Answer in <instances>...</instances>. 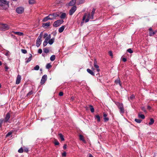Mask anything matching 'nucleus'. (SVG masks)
Masks as SVG:
<instances>
[{
    "mask_svg": "<svg viewBox=\"0 0 157 157\" xmlns=\"http://www.w3.org/2000/svg\"><path fill=\"white\" fill-rule=\"evenodd\" d=\"M95 10L96 9L95 8H93L91 14L90 13H85L83 16L82 21L81 22V24H82L83 23L84 21L85 20V22L86 23L89 21L90 19H93Z\"/></svg>",
    "mask_w": 157,
    "mask_h": 157,
    "instance_id": "obj_1",
    "label": "nucleus"
},
{
    "mask_svg": "<svg viewBox=\"0 0 157 157\" xmlns=\"http://www.w3.org/2000/svg\"><path fill=\"white\" fill-rule=\"evenodd\" d=\"M10 29V26L6 24L0 23V29L2 31H6Z\"/></svg>",
    "mask_w": 157,
    "mask_h": 157,
    "instance_id": "obj_2",
    "label": "nucleus"
},
{
    "mask_svg": "<svg viewBox=\"0 0 157 157\" xmlns=\"http://www.w3.org/2000/svg\"><path fill=\"white\" fill-rule=\"evenodd\" d=\"M63 22V20L62 19L57 20L54 22L53 24V26L54 27H57L62 24Z\"/></svg>",
    "mask_w": 157,
    "mask_h": 157,
    "instance_id": "obj_3",
    "label": "nucleus"
},
{
    "mask_svg": "<svg viewBox=\"0 0 157 157\" xmlns=\"http://www.w3.org/2000/svg\"><path fill=\"white\" fill-rule=\"evenodd\" d=\"M42 33H40L36 40V45L37 47H39L41 44L42 42L41 39L42 38Z\"/></svg>",
    "mask_w": 157,
    "mask_h": 157,
    "instance_id": "obj_4",
    "label": "nucleus"
},
{
    "mask_svg": "<svg viewBox=\"0 0 157 157\" xmlns=\"http://www.w3.org/2000/svg\"><path fill=\"white\" fill-rule=\"evenodd\" d=\"M60 13L59 12H57L56 13H53L52 14H50L49 15H51L50 17L52 18V20L54 19H56V18L59 17Z\"/></svg>",
    "mask_w": 157,
    "mask_h": 157,
    "instance_id": "obj_5",
    "label": "nucleus"
},
{
    "mask_svg": "<svg viewBox=\"0 0 157 157\" xmlns=\"http://www.w3.org/2000/svg\"><path fill=\"white\" fill-rule=\"evenodd\" d=\"M118 107L120 109V112L121 114H123L124 112V109L122 104L118 103Z\"/></svg>",
    "mask_w": 157,
    "mask_h": 157,
    "instance_id": "obj_6",
    "label": "nucleus"
},
{
    "mask_svg": "<svg viewBox=\"0 0 157 157\" xmlns=\"http://www.w3.org/2000/svg\"><path fill=\"white\" fill-rule=\"evenodd\" d=\"M24 9L22 7H19L17 8L16 11L18 14H21L24 11Z\"/></svg>",
    "mask_w": 157,
    "mask_h": 157,
    "instance_id": "obj_7",
    "label": "nucleus"
},
{
    "mask_svg": "<svg viewBox=\"0 0 157 157\" xmlns=\"http://www.w3.org/2000/svg\"><path fill=\"white\" fill-rule=\"evenodd\" d=\"M47 75H44L42 77L41 80L40 84L43 85L47 80Z\"/></svg>",
    "mask_w": 157,
    "mask_h": 157,
    "instance_id": "obj_8",
    "label": "nucleus"
},
{
    "mask_svg": "<svg viewBox=\"0 0 157 157\" xmlns=\"http://www.w3.org/2000/svg\"><path fill=\"white\" fill-rule=\"evenodd\" d=\"M76 6H73L70 10L69 12V14L70 15H72L75 11L76 10Z\"/></svg>",
    "mask_w": 157,
    "mask_h": 157,
    "instance_id": "obj_9",
    "label": "nucleus"
},
{
    "mask_svg": "<svg viewBox=\"0 0 157 157\" xmlns=\"http://www.w3.org/2000/svg\"><path fill=\"white\" fill-rule=\"evenodd\" d=\"M44 37L45 38V40L48 41L51 38L50 34L48 35L47 33H45L44 35Z\"/></svg>",
    "mask_w": 157,
    "mask_h": 157,
    "instance_id": "obj_10",
    "label": "nucleus"
},
{
    "mask_svg": "<svg viewBox=\"0 0 157 157\" xmlns=\"http://www.w3.org/2000/svg\"><path fill=\"white\" fill-rule=\"evenodd\" d=\"M149 36H152L155 34V32H154L152 30V28L150 27L149 29Z\"/></svg>",
    "mask_w": 157,
    "mask_h": 157,
    "instance_id": "obj_11",
    "label": "nucleus"
},
{
    "mask_svg": "<svg viewBox=\"0 0 157 157\" xmlns=\"http://www.w3.org/2000/svg\"><path fill=\"white\" fill-rule=\"evenodd\" d=\"M2 53L7 56H10V52L8 50H2Z\"/></svg>",
    "mask_w": 157,
    "mask_h": 157,
    "instance_id": "obj_12",
    "label": "nucleus"
},
{
    "mask_svg": "<svg viewBox=\"0 0 157 157\" xmlns=\"http://www.w3.org/2000/svg\"><path fill=\"white\" fill-rule=\"evenodd\" d=\"M94 67L97 68V71L98 72H99L100 71V69H99V66L97 64V61L96 59H94Z\"/></svg>",
    "mask_w": 157,
    "mask_h": 157,
    "instance_id": "obj_13",
    "label": "nucleus"
},
{
    "mask_svg": "<svg viewBox=\"0 0 157 157\" xmlns=\"http://www.w3.org/2000/svg\"><path fill=\"white\" fill-rule=\"evenodd\" d=\"M21 76L20 75H18L17 76L16 82V84H18L20 83L21 80Z\"/></svg>",
    "mask_w": 157,
    "mask_h": 157,
    "instance_id": "obj_14",
    "label": "nucleus"
},
{
    "mask_svg": "<svg viewBox=\"0 0 157 157\" xmlns=\"http://www.w3.org/2000/svg\"><path fill=\"white\" fill-rule=\"evenodd\" d=\"M51 16V15H49L48 16L46 17L43 19L42 21L43 22H46L48 20H52V18H51L50 17Z\"/></svg>",
    "mask_w": 157,
    "mask_h": 157,
    "instance_id": "obj_15",
    "label": "nucleus"
},
{
    "mask_svg": "<svg viewBox=\"0 0 157 157\" xmlns=\"http://www.w3.org/2000/svg\"><path fill=\"white\" fill-rule=\"evenodd\" d=\"M10 117V115L9 113H7L6 116L5 118L4 119L5 120V122H7L9 120V119Z\"/></svg>",
    "mask_w": 157,
    "mask_h": 157,
    "instance_id": "obj_16",
    "label": "nucleus"
},
{
    "mask_svg": "<svg viewBox=\"0 0 157 157\" xmlns=\"http://www.w3.org/2000/svg\"><path fill=\"white\" fill-rule=\"evenodd\" d=\"M32 59V55L31 54H30V56L29 58H26L25 59V63H26L29 62Z\"/></svg>",
    "mask_w": 157,
    "mask_h": 157,
    "instance_id": "obj_17",
    "label": "nucleus"
},
{
    "mask_svg": "<svg viewBox=\"0 0 157 157\" xmlns=\"http://www.w3.org/2000/svg\"><path fill=\"white\" fill-rule=\"evenodd\" d=\"M60 13L61 15L60 16V18L61 19H64L66 17V14L64 13H62V12H59Z\"/></svg>",
    "mask_w": 157,
    "mask_h": 157,
    "instance_id": "obj_18",
    "label": "nucleus"
},
{
    "mask_svg": "<svg viewBox=\"0 0 157 157\" xmlns=\"http://www.w3.org/2000/svg\"><path fill=\"white\" fill-rule=\"evenodd\" d=\"M76 2V0H72L70 2L69 5L71 6H73L75 4Z\"/></svg>",
    "mask_w": 157,
    "mask_h": 157,
    "instance_id": "obj_19",
    "label": "nucleus"
},
{
    "mask_svg": "<svg viewBox=\"0 0 157 157\" xmlns=\"http://www.w3.org/2000/svg\"><path fill=\"white\" fill-rule=\"evenodd\" d=\"M115 82L116 84H119L120 86L121 87H122L121 84L120 82V81L119 78H117L115 81Z\"/></svg>",
    "mask_w": 157,
    "mask_h": 157,
    "instance_id": "obj_20",
    "label": "nucleus"
},
{
    "mask_svg": "<svg viewBox=\"0 0 157 157\" xmlns=\"http://www.w3.org/2000/svg\"><path fill=\"white\" fill-rule=\"evenodd\" d=\"M55 40V38H53L52 39H50L48 41V43L50 45H52L53 44Z\"/></svg>",
    "mask_w": 157,
    "mask_h": 157,
    "instance_id": "obj_21",
    "label": "nucleus"
},
{
    "mask_svg": "<svg viewBox=\"0 0 157 157\" xmlns=\"http://www.w3.org/2000/svg\"><path fill=\"white\" fill-rule=\"evenodd\" d=\"M87 72L90 74V75L93 76L94 75V73L90 69H87Z\"/></svg>",
    "mask_w": 157,
    "mask_h": 157,
    "instance_id": "obj_22",
    "label": "nucleus"
},
{
    "mask_svg": "<svg viewBox=\"0 0 157 157\" xmlns=\"http://www.w3.org/2000/svg\"><path fill=\"white\" fill-rule=\"evenodd\" d=\"M65 29V26H62L59 28L58 31L59 33H61Z\"/></svg>",
    "mask_w": 157,
    "mask_h": 157,
    "instance_id": "obj_23",
    "label": "nucleus"
},
{
    "mask_svg": "<svg viewBox=\"0 0 157 157\" xmlns=\"http://www.w3.org/2000/svg\"><path fill=\"white\" fill-rule=\"evenodd\" d=\"M95 119L97 120V121L98 122H99L101 121L100 117L99 115H96L94 117Z\"/></svg>",
    "mask_w": 157,
    "mask_h": 157,
    "instance_id": "obj_24",
    "label": "nucleus"
},
{
    "mask_svg": "<svg viewBox=\"0 0 157 157\" xmlns=\"http://www.w3.org/2000/svg\"><path fill=\"white\" fill-rule=\"evenodd\" d=\"M135 98V96L133 95H132L129 98H128V100L131 102V101L133 99Z\"/></svg>",
    "mask_w": 157,
    "mask_h": 157,
    "instance_id": "obj_25",
    "label": "nucleus"
},
{
    "mask_svg": "<svg viewBox=\"0 0 157 157\" xmlns=\"http://www.w3.org/2000/svg\"><path fill=\"white\" fill-rule=\"evenodd\" d=\"M50 25V23L49 22L44 23L43 24V26L44 27H46L49 26Z\"/></svg>",
    "mask_w": 157,
    "mask_h": 157,
    "instance_id": "obj_26",
    "label": "nucleus"
},
{
    "mask_svg": "<svg viewBox=\"0 0 157 157\" xmlns=\"http://www.w3.org/2000/svg\"><path fill=\"white\" fill-rule=\"evenodd\" d=\"M14 34L20 36H23L24 35L23 33L21 32H16L14 33Z\"/></svg>",
    "mask_w": 157,
    "mask_h": 157,
    "instance_id": "obj_27",
    "label": "nucleus"
},
{
    "mask_svg": "<svg viewBox=\"0 0 157 157\" xmlns=\"http://www.w3.org/2000/svg\"><path fill=\"white\" fill-rule=\"evenodd\" d=\"M55 58H56L55 56L54 55H52L51 56L50 58V59L51 61H53L55 59Z\"/></svg>",
    "mask_w": 157,
    "mask_h": 157,
    "instance_id": "obj_28",
    "label": "nucleus"
},
{
    "mask_svg": "<svg viewBox=\"0 0 157 157\" xmlns=\"http://www.w3.org/2000/svg\"><path fill=\"white\" fill-rule=\"evenodd\" d=\"M154 120L153 118H151L150 120V122L149 123V125H151L154 123Z\"/></svg>",
    "mask_w": 157,
    "mask_h": 157,
    "instance_id": "obj_29",
    "label": "nucleus"
},
{
    "mask_svg": "<svg viewBox=\"0 0 157 157\" xmlns=\"http://www.w3.org/2000/svg\"><path fill=\"white\" fill-rule=\"evenodd\" d=\"M89 107L90 109V110L92 113H93L94 112V109L93 106L91 105H89Z\"/></svg>",
    "mask_w": 157,
    "mask_h": 157,
    "instance_id": "obj_30",
    "label": "nucleus"
},
{
    "mask_svg": "<svg viewBox=\"0 0 157 157\" xmlns=\"http://www.w3.org/2000/svg\"><path fill=\"white\" fill-rule=\"evenodd\" d=\"M59 135L62 141L64 140V138H63V136L62 134H61V133L59 134Z\"/></svg>",
    "mask_w": 157,
    "mask_h": 157,
    "instance_id": "obj_31",
    "label": "nucleus"
},
{
    "mask_svg": "<svg viewBox=\"0 0 157 157\" xmlns=\"http://www.w3.org/2000/svg\"><path fill=\"white\" fill-rule=\"evenodd\" d=\"M138 116L139 117L141 118L142 119H144L145 118V116L143 114H140L139 113L138 114Z\"/></svg>",
    "mask_w": 157,
    "mask_h": 157,
    "instance_id": "obj_32",
    "label": "nucleus"
},
{
    "mask_svg": "<svg viewBox=\"0 0 157 157\" xmlns=\"http://www.w3.org/2000/svg\"><path fill=\"white\" fill-rule=\"evenodd\" d=\"M29 3L30 4H33L35 3V0H29Z\"/></svg>",
    "mask_w": 157,
    "mask_h": 157,
    "instance_id": "obj_33",
    "label": "nucleus"
},
{
    "mask_svg": "<svg viewBox=\"0 0 157 157\" xmlns=\"http://www.w3.org/2000/svg\"><path fill=\"white\" fill-rule=\"evenodd\" d=\"M40 67L38 65H36L34 68V70L37 71L39 70Z\"/></svg>",
    "mask_w": 157,
    "mask_h": 157,
    "instance_id": "obj_34",
    "label": "nucleus"
},
{
    "mask_svg": "<svg viewBox=\"0 0 157 157\" xmlns=\"http://www.w3.org/2000/svg\"><path fill=\"white\" fill-rule=\"evenodd\" d=\"M135 121L137 123H140L141 122L142 120L138 119H135Z\"/></svg>",
    "mask_w": 157,
    "mask_h": 157,
    "instance_id": "obj_35",
    "label": "nucleus"
},
{
    "mask_svg": "<svg viewBox=\"0 0 157 157\" xmlns=\"http://www.w3.org/2000/svg\"><path fill=\"white\" fill-rule=\"evenodd\" d=\"M33 93V92L32 90L29 92L27 94V97H28L29 96L32 95Z\"/></svg>",
    "mask_w": 157,
    "mask_h": 157,
    "instance_id": "obj_36",
    "label": "nucleus"
},
{
    "mask_svg": "<svg viewBox=\"0 0 157 157\" xmlns=\"http://www.w3.org/2000/svg\"><path fill=\"white\" fill-rule=\"evenodd\" d=\"M52 67L51 65L50 64V63H48L46 65V68L47 69H49V68H51Z\"/></svg>",
    "mask_w": 157,
    "mask_h": 157,
    "instance_id": "obj_37",
    "label": "nucleus"
},
{
    "mask_svg": "<svg viewBox=\"0 0 157 157\" xmlns=\"http://www.w3.org/2000/svg\"><path fill=\"white\" fill-rule=\"evenodd\" d=\"M79 139L82 141H84V137L82 135H79Z\"/></svg>",
    "mask_w": 157,
    "mask_h": 157,
    "instance_id": "obj_38",
    "label": "nucleus"
},
{
    "mask_svg": "<svg viewBox=\"0 0 157 157\" xmlns=\"http://www.w3.org/2000/svg\"><path fill=\"white\" fill-rule=\"evenodd\" d=\"M5 122V120L4 119H1L0 120V126L1 127L2 124L3 123V122Z\"/></svg>",
    "mask_w": 157,
    "mask_h": 157,
    "instance_id": "obj_39",
    "label": "nucleus"
},
{
    "mask_svg": "<svg viewBox=\"0 0 157 157\" xmlns=\"http://www.w3.org/2000/svg\"><path fill=\"white\" fill-rule=\"evenodd\" d=\"M48 43V41L44 40V41L43 42V45L44 47H45V46H46L47 45Z\"/></svg>",
    "mask_w": 157,
    "mask_h": 157,
    "instance_id": "obj_40",
    "label": "nucleus"
},
{
    "mask_svg": "<svg viewBox=\"0 0 157 157\" xmlns=\"http://www.w3.org/2000/svg\"><path fill=\"white\" fill-rule=\"evenodd\" d=\"M21 52L23 54H26L27 53V51L25 49H21Z\"/></svg>",
    "mask_w": 157,
    "mask_h": 157,
    "instance_id": "obj_41",
    "label": "nucleus"
},
{
    "mask_svg": "<svg viewBox=\"0 0 157 157\" xmlns=\"http://www.w3.org/2000/svg\"><path fill=\"white\" fill-rule=\"evenodd\" d=\"M18 152L20 153H22L23 152V150L22 148H21L18 150Z\"/></svg>",
    "mask_w": 157,
    "mask_h": 157,
    "instance_id": "obj_42",
    "label": "nucleus"
},
{
    "mask_svg": "<svg viewBox=\"0 0 157 157\" xmlns=\"http://www.w3.org/2000/svg\"><path fill=\"white\" fill-rule=\"evenodd\" d=\"M44 52L46 53H47L49 52V50L47 48H44Z\"/></svg>",
    "mask_w": 157,
    "mask_h": 157,
    "instance_id": "obj_43",
    "label": "nucleus"
},
{
    "mask_svg": "<svg viewBox=\"0 0 157 157\" xmlns=\"http://www.w3.org/2000/svg\"><path fill=\"white\" fill-rule=\"evenodd\" d=\"M127 51L130 53H132L133 52V51L131 48H129L127 50Z\"/></svg>",
    "mask_w": 157,
    "mask_h": 157,
    "instance_id": "obj_44",
    "label": "nucleus"
},
{
    "mask_svg": "<svg viewBox=\"0 0 157 157\" xmlns=\"http://www.w3.org/2000/svg\"><path fill=\"white\" fill-rule=\"evenodd\" d=\"M141 109L144 111V112H146V111L145 108L144 107H142L141 108Z\"/></svg>",
    "mask_w": 157,
    "mask_h": 157,
    "instance_id": "obj_45",
    "label": "nucleus"
},
{
    "mask_svg": "<svg viewBox=\"0 0 157 157\" xmlns=\"http://www.w3.org/2000/svg\"><path fill=\"white\" fill-rule=\"evenodd\" d=\"M12 132H9L6 135V137H8L10 135H11L12 134Z\"/></svg>",
    "mask_w": 157,
    "mask_h": 157,
    "instance_id": "obj_46",
    "label": "nucleus"
},
{
    "mask_svg": "<svg viewBox=\"0 0 157 157\" xmlns=\"http://www.w3.org/2000/svg\"><path fill=\"white\" fill-rule=\"evenodd\" d=\"M104 121L105 122H107L109 120V118L108 117H104Z\"/></svg>",
    "mask_w": 157,
    "mask_h": 157,
    "instance_id": "obj_47",
    "label": "nucleus"
},
{
    "mask_svg": "<svg viewBox=\"0 0 157 157\" xmlns=\"http://www.w3.org/2000/svg\"><path fill=\"white\" fill-rule=\"evenodd\" d=\"M3 4H6V0H1L0 2Z\"/></svg>",
    "mask_w": 157,
    "mask_h": 157,
    "instance_id": "obj_48",
    "label": "nucleus"
},
{
    "mask_svg": "<svg viewBox=\"0 0 157 157\" xmlns=\"http://www.w3.org/2000/svg\"><path fill=\"white\" fill-rule=\"evenodd\" d=\"M84 0H80L79 3L78 4H80L84 2Z\"/></svg>",
    "mask_w": 157,
    "mask_h": 157,
    "instance_id": "obj_49",
    "label": "nucleus"
},
{
    "mask_svg": "<svg viewBox=\"0 0 157 157\" xmlns=\"http://www.w3.org/2000/svg\"><path fill=\"white\" fill-rule=\"evenodd\" d=\"M25 152H27L29 151L28 149L27 148H25L23 150Z\"/></svg>",
    "mask_w": 157,
    "mask_h": 157,
    "instance_id": "obj_50",
    "label": "nucleus"
},
{
    "mask_svg": "<svg viewBox=\"0 0 157 157\" xmlns=\"http://www.w3.org/2000/svg\"><path fill=\"white\" fill-rule=\"evenodd\" d=\"M109 55L111 56V57H113V53H112V52L111 51H110L109 52Z\"/></svg>",
    "mask_w": 157,
    "mask_h": 157,
    "instance_id": "obj_51",
    "label": "nucleus"
},
{
    "mask_svg": "<svg viewBox=\"0 0 157 157\" xmlns=\"http://www.w3.org/2000/svg\"><path fill=\"white\" fill-rule=\"evenodd\" d=\"M63 94V93L62 92H60L59 93V95L60 96H62Z\"/></svg>",
    "mask_w": 157,
    "mask_h": 157,
    "instance_id": "obj_52",
    "label": "nucleus"
},
{
    "mask_svg": "<svg viewBox=\"0 0 157 157\" xmlns=\"http://www.w3.org/2000/svg\"><path fill=\"white\" fill-rule=\"evenodd\" d=\"M62 156H65L66 155V153L65 152H64L62 153Z\"/></svg>",
    "mask_w": 157,
    "mask_h": 157,
    "instance_id": "obj_53",
    "label": "nucleus"
},
{
    "mask_svg": "<svg viewBox=\"0 0 157 157\" xmlns=\"http://www.w3.org/2000/svg\"><path fill=\"white\" fill-rule=\"evenodd\" d=\"M38 52L40 54H41L42 52V50L41 49H39L38 50Z\"/></svg>",
    "mask_w": 157,
    "mask_h": 157,
    "instance_id": "obj_54",
    "label": "nucleus"
},
{
    "mask_svg": "<svg viewBox=\"0 0 157 157\" xmlns=\"http://www.w3.org/2000/svg\"><path fill=\"white\" fill-rule=\"evenodd\" d=\"M122 60L124 62H125L127 60V59L126 58H123L122 59Z\"/></svg>",
    "mask_w": 157,
    "mask_h": 157,
    "instance_id": "obj_55",
    "label": "nucleus"
},
{
    "mask_svg": "<svg viewBox=\"0 0 157 157\" xmlns=\"http://www.w3.org/2000/svg\"><path fill=\"white\" fill-rule=\"evenodd\" d=\"M59 144V142L57 141H56L55 142V144L56 145H58Z\"/></svg>",
    "mask_w": 157,
    "mask_h": 157,
    "instance_id": "obj_56",
    "label": "nucleus"
},
{
    "mask_svg": "<svg viewBox=\"0 0 157 157\" xmlns=\"http://www.w3.org/2000/svg\"><path fill=\"white\" fill-rule=\"evenodd\" d=\"M147 109L149 110H151V107L149 105H148L147 106Z\"/></svg>",
    "mask_w": 157,
    "mask_h": 157,
    "instance_id": "obj_57",
    "label": "nucleus"
},
{
    "mask_svg": "<svg viewBox=\"0 0 157 157\" xmlns=\"http://www.w3.org/2000/svg\"><path fill=\"white\" fill-rule=\"evenodd\" d=\"M5 70L6 71L7 70L9 69L8 67L7 66H6L5 67Z\"/></svg>",
    "mask_w": 157,
    "mask_h": 157,
    "instance_id": "obj_58",
    "label": "nucleus"
},
{
    "mask_svg": "<svg viewBox=\"0 0 157 157\" xmlns=\"http://www.w3.org/2000/svg\"><path fill=\"white\" fill-rule=\"evenodd\" d=\"M88 156L89 157H93V155L90 154H88Z\"/></svg>",
    "mask_w": 157,
    "mask_h": 157,
    "instance_id": "obj_59",
    "label": "nucleus"
},
{
    "mask_svg": "<svg viewBox=\"0 0 157 157\" xmlns=\"http://www.w3.org/2000/svg\"><path fill=\"white\" fill-rule=\"evenodd\" d=\"M66 147H67V145H66L64 144L63 145V149H66Z\"/></svg>",
    "mask_w": 157,
    "mask_h": 157,
    "instance_id": "obj_60",
    "label": "nucleus"
},
{
    "mask_svg": "<svg viewBox=\"0 0 157 157\" xmlns=\"http://www.w3.org/2000/svg\"><path fill=\"white\" fill-rule=\"evenodd\" d=\"M103 116L104 117H106L107 116V114L104 113L103 114Z\"/></svg>",
    "mask_w": 157,
    "mask_h": 157,
    "instance_id": "obj_61",
    "label": "nucleus"
},
{
    "mask_svg": "<svg viewBox=\"0 0 157 157\" xmlns=\"http://www.w3.org/2000/svg\"><path fill=\"white\" fill-rule=\"evenodd\" d=\"M74 97H71V99H72V100H74Z\"/></svg>",
    "mask_w": 157,
    "mask_h": 157,
    "instance_id": "obj_62",
    "label": "nucleus"
},
{
    "mask_svg": "<svg viewBox=\"0 0 157 157\" xmlns=\"http://www.w3.org/2000/svg\"><path fill=\"white\" fill-rule=\"evenodd\" d=\"M2 62L0 61V66L2 65Z\"/></svg>",
    "mask_w": 157,
    "mask_h": 157,
    "instance_id": "obj_63",
    "label": "nucleus"
},
{
    "mask_svg": "<svg viewBox=\"0 0 157 157\" xmlns=\"http://www.w3.org/2000/svg\"><path fill=\"white\" fill-rule=\"evenodd\" d=\"M15 32V31H12V32H11V33H14L15 32Z\"/></svg>",
    "mask_w": 157,
    "mask_h": 157,
    "instance_id": "obj_64",
    "label": "nucleus"
}]
</instances>
